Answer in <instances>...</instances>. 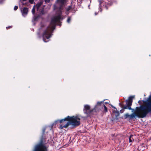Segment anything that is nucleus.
<instances>
[{"label":"nucleus","mask_w":151,"mask_h":151,"mask_svg":"<svg viewBox=\"0 0 151 151\" xmlns=\"http://www.w3.org/2000/svg\"><path fill=\"white\" fill-rule=\"evenodd\" d=\"M66 0H57L55 4L54 5V9H58L57 14L58 15L53 17L49 25L46 27L44 24L41 25V30L44 29L42 34L43 40L44 42H47L48 40L51 37L52 33L55 29L57 23H59L61 19V14L63 10V7Z\"/></svg>","instance_id":"1"},{"label":"nucleus","mask_w":151,"mask_h":151,"mask_svg":"<svg viewBox=\"0 0 151 151\" xmlns=\"http://www.w3.org/2000/svg\"><path fill=\"white\" fill-rule=\"evenodd\" d=\"M80 119L78 116H73L72 117H70L68 116L64 119L60 120V123H62L65 121L69 122L66 123L63 122L60 125L59 128L60 129H62L64 128H66L70 124L73 126H78L80 124Z\"/></svg>","instance_id":"2"},{"label":"nucleus","mask_w":151,"mask_h":151,"mask_svg":"<svg viewBox=\"0 0 151 151\" xmlns=\"http://www.w3.org/2000/svg\"><path fill=\"white\" fill-rule=\"evenodd\" d=\"M137 110L134 113L129 115V119H132L137 116L139 118L145 117L147 114L150 112L151 114V109L146 106H141L139 108L136 107Z\"/></svg>","instance_id":"3"},{"label":"nucleus","mask_w":151,"mask_h":151,"mask_svg":"<svg viewBox=\"0 0 151 151\" xmlns=\"http://www.w3.org/2000/svg\"><path fill=\"white\" fill-rule=\"evenodd\" d=\"M94 111H95V109L94 108L92 110H91L90 107L89 105H86L84 106L83 111L84 113L86 115V117L91 116L92 114V112Z\"/></svg>","instance_id":"4"},{"label":"nucleus","mask_w":151,"mask_h":151,"mask_svg":"<svg viewBox=\"0 0 151 151\" xmlns=\"http://www.w3.org/2000/svg\"><path fill=\"white\" fill-rule=\"evenodd\" d=\"M34 151H47V150L45 146L41 141L35 146Z\"/></svg>","instance_id":"5"},{"label":"nucleus","mask_w":151,"mask_h":151,"mask_svg":"<svg viewBox=\"0 0 151 151\" xmlns=\"http://www.w3.org/2000/svg\"><path fill=\"white\" fill-rule=\"evenodd\" d=\"M134 98L133 96H130L129 98V99L126 100L127 105L131 107L132 102V99Z\"/></svg>","instance_id":"6"},{"label":"nucleus","mask_w":151,"mask_h":151,"mask_svg":"<svg viewBox=\"0 0 151 151\" xmlns=\"http://www.w3.org/2000/svg\"><path fill=\"white\" fill-rule=\"evenodd\" d=\"M28 12V9L27 8H23L22 11V15L24 16H25L27 14Z\"/></svg>","instance_id":"7"},{"label":"nucleus","mask_w":151,"mask_h":151,"mask_svg":"<svg viewBox=\"0 0 151 151\" xmlns=\"http://www.w3.org/2000/svg\"><path fill=\"white\" fill-rule=\"evenodd\" d=\"M103 101L98 102L97 103V104L96 105L94 108V109H95V111L97 112L99 111V110L97 109L98 107L100 105V104L103 102Z\"/></svg>","instance_id":"8"},{"label":"nucleus","mask_w":151,"mask_h":151,"mask_svg":"<svg viewBox=\"0 0 151 151\" xmlns=\"http://www.w3.org/2000/svg\"><path fill=\"white\" fill-rule=\"evenodd\" d=\"M114 114V115L115 116V117L114 119L117 120L118 119V117L119 116L120 114L119 112L116 111H115Z\"/></svg>","instance_id":"9"},{"label":"nucleus","mask_w":151,"mask_h":151,"mask_svg":"<svg viewBox=\"0 0 151 151\" xmlns=\"http://www.w3.org/2000/svg\"><path fill=\"white\" fill-rule=\"evenodd\" d=\"M124 109H129V110H132V108L131 107L127 105L124 106L123 108V109L120 111L121 113H123L124 111Z\"/></svg>","instance_id":"10"},{"label":"nucleus","mask_w":151,"mask_h":151,"mask_svg":"<svg viewBox=\"0 0 151 151\" xmlns=\"http://www.w3.org/2000/svg\"><path fill=\"white\" fill-rule=\"evenodd\" d=\"M148 103L147 105L151 106V95L149 96V99L147 100ZM149 108H151L150 107H148Z\"/></svg>","instance_id":"11"},{"label":"nucleus","mask_w":151,"mask_h":151,"mask_svg":"<svg viewBox=\"0 0 151 151\" xmlns=\"http://www.w3.org/2000/svg\"><path fill=\"white\" fill-rule=\"evenodd\" d=\"M43 3V1H41L40 2L36 4V6H37V10H38L39 8Z\"/></svg>","instance_id":"12"},{"label":"nucleus","mask_w":151,"mask_h":151,"mask_svg":"<svg viewBox=\"0 0 151 151\" xmlns=\"http://www.w3.org/2000/svg\"><path fill=\"white\" fill-rule=\"evenodd\" d=\"M131 136L129 138V142H131L133 140V138L132 137V136Z\"/></svg>","instance_id":"13"},{"label":"nucleus","mask_w":151,"mask_h":151,"mask_svg":"<svg viewBox=\"0 0 151 151\" xmlns=\"http://www.w3.org/2000/svg\"><path fill=\"white\" fill-rule=\"evenodd\" d=\"M129 115L128 114H124V116L125 119H126L127 118H129Z\"/></svg>","instance_id":"14"},{"label":"nucleus","mask_w":151,"mask_h":151,"mask_svg":"<svg viewBox=\"0 0 151 151\" xmlns=\"http://www.w3.org/2000/svg\"><path fill=\"white\" fill-rule=\"evenodd\" d=\"M72 8V6H69L68 7L67 9L66 10L67 11H68L70 10Z\"/></svg>","instance_id":"15"},{"label":"nucleus","mask_w":151,"mask_h":151,"mask_svg":"<svg viewBox=\"0 0 151 151\" xmlns=\"http://www.w3.org/2000/svg\"><path fill=\"white\" fill-rule=\"evenodd\" d=\"M104 111L105 112H106L107 111V109L105 105H104Z\"/></svg>","instance_id":"16"},{"label":"nucleus","mask_w":151,"mask_h":151,"mask_svg":"<svg viewBox=\"0 0 151 151\" xmlns=\"http://www.w3.org/2000/svg\"><path fill=\"white\" fill-rule=\"evenodd\" d=\"M70 20H71V18L70 17H69L67 19V22L68 23H70Z\"/></svg>","instance_id":"17"},{"label":"nucleus","mask_w":151,"mask_h":151,"mask_svg":"<svg viewBox=\"0 0 151 151\" xmlns=\"http://www.w3.org/2000/svg\"><path fill=\"white\" fill-rule=\"evenodd\" d=\"M32 12L33 14H34L35 13V8L34 7H33L32 10Z\"/></svg>","instance_id":"18"},{"label":"nucleus","mask_w":151,"mask_h":151,"mask_svg":"<svg viewBox=\"0 0 151 151\" xmlns=\"http://www.w3.org/2000/svg\"><path fill=\"white\" fill-rule=\"evenodd\" d=\"M18 9V6H15L14 8V10H16Z\"/></svg>","instance_id":"19"},{"label":"nucleus","mask_w":151,"mask_h":151,"mask_svg":"<svg viewBox=\"0 0 151 151\" xmlns=\"http://www.w3.org/2000/svg\"><path fill=\"white\" fill-rule=\"evenodd\" d=\"M29 2L31 4H32L34 2V0H29Z\"/></svg>","instance_id":"20"},{"label":"nucleus","mask_w":151,"mask_h":151,"mask_svg":"<svg viewBox=\"0 0 151 151\" xmlns=\"http://www.w3.org/2000/svg\"><path fill=\"white\" fill-rule=\"evenodd\" d=\"M50 0H45V1L46 3H48L49 2Z\"/></svg>","instance_id":"21"},{"label":"nucleus","mask_w":151,"mask_h":151,"mask_svg":"<svg viewBox=\"0 0 151 151\" xmlns=\"http://www.w3.org/2000/svg\"><path fill=\"white\" fill-rule=\"evenodd\" d=\"M12 27V26H8V27H6V29H9V28H11Z\"/></svg>","instance_id":"22"},{"label":"nucleus","mask_w":151,"mask_h":151,"mask_svg":"<svg viewBox=\"0 0 151 151\" xmlns=\"http://www.w3.org/2000/svg\"><path fill=\"white\" fill-rule=\"evenodd\" d=\"M105 7V8H106V9H108V7H107V6H106Z\"/></svg>","instance_id":"23"},{"label":"nucleus","mask_w":151,"mask_h":151,"mask_svg":"<svg viewBox=\"0 0 151 151\" xmlns=\"http://www.w3.org/2000/svg\"><path fill=\"white\" fill-rule=\"evenodd\" d=\"M43 11V10H42L41 11V13H42V11Z\"/></svg>","instance_id":"24"},{"label":"nucleus","mask_w":151,"mask_h":151,"mask_svg":"<svg viewBox=\"0 0 151 151\" xmlns=\"http://www.w3.org/2000/svg\"><path fill=\"white\" fill-rule=\"evenodd\" d=\"M23 0V1H26V0Z\"/></svg>","instance_id":"25"},{"label":"nucleus","mask_w":151,"mask_h":151,"mask_svg":"<svg viewBox=\"0 0 151 151\" xmlns=\"http://www.w3.org/2000/svg\"><path fill=\"white\" fill-rule=\"evenodd\" d=\"M97 14L96 13H95V15H96Z\"/></svg>","instance_id":"26"},{"label":"nucleus","mask_w":151,"mask_h":151,"mask_svg":"<svg viewBox=\"0 0 151 151\" xmlns=\"http://www.w3.org/2000/svg\"><path fill=\"white\" fill-rule=\"evenodd\" d=\"M112 106L113 107V108H115V107H114V106Z\"/></svg>","instance_id":"27"}]
</instances>
